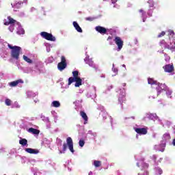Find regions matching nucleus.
I'll return each mask as SVG.
<instances>
[{
  "instance_id": "nucleus-22",
  "label": "nucleus",
  "mask_w": 175,
  "mask_h": 175,
  "mask_svg": "<svg viewBox=\"0 0 175 175\" xmlns=\"http://www.w3.org/2000/svg\"><path fill=\"white\" fill-rule=\"evenodd\" d=\"M19 144H21V146H27L28 141L26 139H22L19 141Z\"/></svg>"
},
{
  "instance_id": "nucleus-32",
  "label": "nucleus",
  "mask_w": 175,
  "mask_h": 175,
  "mask_svg": "<svg viewBox=\"0 0 175 175\" xmlns=\"http://www.w3.org/2000/svg\"><path fill=\"white\" fill-rule=\"evenodd\" d=\"M85 20H86V21H94V20H95V18L91 17V16H90V17H86V18H85Z\"/></svg>"
},
{
  "instance_id": "nucleus-36",
  "label": "nucleus",
  "mask_w": 175,
  "mask_h": 175,
  "mask_svg": "<svg viewBox=\"0 0 175 175\" xmlns=\"http://www.w3.org/2000/svg\"><path fill=\"white\" fill-rule=\"evenodd\" d=\"M157 170L159 172V174H162V170L161 169H158Z\"/></svg>"
},
{
  "instance_id": "nucleus-17",
  "label": "nucleus",
  "mask_w": 175,
  "mask_h": 175,
  "mask_svg": "<svg viewBox=\"0 0 175 175\" xmlns=\"http://www.w3.org/2000/svg\"><path fill=\"white\" fill-rule=\"evenodd\" d=\"M73 25L77 32H79L81 33L83 32V29H81V27H80V25H79V23H77V22L74 21Z\"/></svg>"
},
{
  "instance_id": "nucleus-33",
  "label": "nucleus",
  "mask_w": 175,
  "mask_h": 175,
  "mask_svg": "<svg viewBox=\"0 0 175 175\" xmlns=\"http://www.w3.org/2000/svg\"><path fill=\"white\" fill-rule=\"evenodd\" d=\"M166 35V33L165 31H161L158 36L157 38H162V36H165Z\"/></svg>"
},
{
  "instance_id": "nucleus-18",
  "label": "nucleus",
  "mask_w": 175,
  "mask_h": 175,
  "mask_svg": "<svg viewBox=\"0 0 175 175\" xmlns=\"http://www.w3.org/2000/svg\"><path fill=\"white\" fill-rule=\"evenodd\" d=\"M28 132H29V133H32L33 135H39V133H40V131L32 127L28 129Z\"/></svg>"
},
{
  "instance_id": "nucleus-13",
  "label": "nucleus",
  "mask_w": 175,
  "mask_h": 175,
  "mask_svg": "<svg viewBox=\"0 0 175 175\" xmlns=\"http://www.w3.org/2000/svg\"><path fill=\"white\" fill-rule=\"evenodd\" d=\"M135 132L139 135H147V129L146 128H136L135 129Z\"/></svg>"
},
{
  "instance_id": "nucleus-30",
  "label": "nucleus",
  "mask_w": 175,
  "mask_h": 175,
  "mask_svg": "<svg viewBox=\"0 0 175 175\" xmlns=\"http://www.w3.org/2000/svg\"><path fill=\"white\" fill-rule=\"evenodd\" d=\"M79 144L80 147H84V144H85V142H84V140L80 139Z\"/></svg>"
},
{
  "instance_id": "nucleus-41",
  "label": "nucleus",
  "mask_w": 175,
  "mask_h": 175,
  "mask_svg": "<svg viewBox=\"0 0 175 175\" xmlns=\"http://www.w3.org/2000/svg\"><path fill=\"white\" fill-rule=\"evenodd\" d=\"M161 47H163L164 44H163V43H161Z\"/></svg>"
},
{
  "instance_id": "nucleus-9",
  "label": "nucleus",
  "mask_w": 175,
  "mask_h": 175,
  "mask_svg": "<svg viewBox=\"0 0 175 175\" xmlns=\"http://www.w3.org/2000/svg\"><path fill=\"white\" fill-rule=\"evenodd\" d=\"M148 3H149V11L148 12V16L149 17H152V12H151V10H154V9H155V7H154V0H149Z\"/></svg>"
},
{
  "instance_id": "nucleus-28",
  "label": "nucleus",
  "mask_w": 175,
  "mask_h": 175,
  "mask_svg": "<svg viewBox=\"0 0 175 175\" xmlns=\"http://www.w3.org/2000/svg\"><path fill=\"white\" fill-rule=\"evenodd\" d=\"M5 103L7 106H10L12 105V100L7 98L5 99Z\"/></svg>"
},
{
  "instance_id": "nucleus-4",
  "label": "nucleus",
  "mask_w": 175,
  "mask_h": 175,
  "mask_svg": "<svg viewBox=\"0 0 175 175\" xmlns=\"http://www.w3.org/2000/svg\"><path fill=\"white\" fill-rule=\"evenodd\" d=\"M42 38L46 39V40H50L51 42H55V37L53 36V34L47 33L46 31H42L40 33Z\"/></svg>"
},
{
  "instance_id": "nucleus-35",
  "label": "nucleus",
  "mask_w": 175,
  "mask_h": 175,
  "mask_svg": "<svg viewBox=\"0 0 175 175\" xmlns=\"http://www.w3.org/2000/svg\"><path fill=\"white\" fill-rule=\"evenodd\" d=\"M144 166L145 167H146V169L148 168V163H145L144 164Z\"/></svg>"
},
{
  "instance_id": "nucleus-23",
  "label": "nucleus",
  "mask_w": 175,
  "mask_h": 175,
  "mask_svg": "<svg viewBox=\"0 0 175 175\" xmlns=\"http://www.w3.org/2000/svg\"><path fill=\"white\" fill-rule=\"evenodd\" d=\"M107 42H109V44L110 46H113L114 44V42H113V36H109L107 39Z\"/></svg>"
},
{
  "instance_id": "nucleus-44",
  "label": "nucleus",
  "mask_w": 175,
  "mask_h": 175,
  "mask_svg": "<svg viewBox=\"0 0 175 175\" xmlns=\"http://www.w3.org/2000/svg\"><path fill=\"white\" fill-rule=\"evenodd\" d=\"M115 72H118V70L116 69V70H115Z\"/></svg>"
},
{
  "instance_id": "nucleus-20",
  "label": "nucleus",
  "mask_w": 175,
  "mask_h": 175,
  "mask_svg": "<svg viewBox=\"0 0 175 175\" xmlns=\"http://www.w3.org/2000/svg\"><path fill=\"white\" fill-rule=\"evenodd\" d=\"M94 165L95 167H100V166H102V161L95 160L94 161Z\"/></svg>"
},
{
  "instance_id": "nucleus-14",
  "label": "nucleus",
  "mask_w": 175,
  "mask_h": 175,
  "mask_svg": "<svg viewBox=\"0 0 175 175\" xmlns=\"http://www.w3.org/2000/svg\"><path fill=\"white\" fill-rule=\"evenodd\" d=\"M24 83V81H23L22 79H18L16 81L10 82L9 83L10 87H17V85H18V84H23Z\"/></svg>"
},
{
  "instance_id": "nucleus-11",
  "label": "nucleus",
  "mask_w": 175,
  "mask_h": 175,
  "mask_svg": "<svg viewBox=\"0 0 175 175\" xmlns=\"http://www.w3.org/2000/svg\"><path fill=\"white\" fill-rule=\"evenodd\" d=\"M163 68L164 69V71L167 73H172L174 70V66L171 64H167L164 66H163Z\"/></svg>"
},
{
  "instance_id": "nucleus-3",
  "label": "nucleus",
  "mask_w": 175,
  "mask_h": 175,
  "mask_svg": "<svg viewBox=\"0 0 175 175\" xmlns=\"http://www.w3.org/2000/svg\"><path fill=\"white\" fill-rule=\"evenodd\" d=\"M156 90L157 91V96L161 95V92L167 90V86L165 83H158L156 84Z\"/></svg>"
},
{
  "instance_id": "nucleus-37",
  "label": "nucleus",
  "mask_w": 175,
  "mask_h": 175,
  "mask_svg": "<svg viewBox=\"0 0 175 175\" xmlns=\"http://www.w3.org/2000/svg\"><path fill=\"white\" fill-rule=\"evenodd\" d=\"M139 13H142V14H143V13H144V11L143 10H142V9L139 10Z\"/></svg>"
},
{
  "instance_id": "nucleus-40",
  "label": "nucleus",
  "mask_w": 175,
  "mask_h": 175,
  "mask_svg": "<svg viewBox=\"0 0 175 175\" xmlns=\"http://www.w3.org/2000/svg\"><path fill=\"white\" fill-rule=\"evenodd\" d=\"M164 47L165 49H169V45H165Z\"/></svg>"
},
{
  "instance_id": "nucleus-25",
  "label": "nucleus",
  "mask_w": 175,
  "mask_h": 175,
  "mask_svg": "<svg viewBox=\"0 0 175 175\" xmlns=\"http://www.w3.org/2000/svg\"><path fill=\"white\" fill-rule=\"evenodd\" d=\"M23 59H24V61H25L28 64H32V62H33L32 59H29L26 55H23Z\"/></svg>"
},
{
  "instance_id": "nucleus-24",
  "label": "nucleus",
  "mask_w": 175,
  "mask_h": 175,
  "mask_svg": "<svg viewBox=\"0 0 175 175\" xmlns=\"http://www.w3.org/2000/svg\"><path fill=\"white\" fill-rule=\"evenodd\" d=\"M72 76H73V77H72V79H79V71H77V70H75V71H73L72 72Z\"/></svg>"
},
{
  "instance_id": "nucleus-2",
  "label": "nucleus",
  "mask_w": 175,
  "mask_h": 175,
  "mask_svg": "<svg viewBox=\"0 0 175 175\" xmlns=\"http://www.w3.org/2000/svg\"><path fill=\"white\" fill-rule=\"evenodd\" d=\"M68 146L71 152H75V149H73V139L70 137H67L66 143L63 144V151H66Z\"/></svg>"
},
{
  "instance_id": "nucleus-39",
  "label": "nucleus",
  "mask_w": 175,
  "mask_h": 175,
  "mask_svg": "<svg viewBox=\"0 0 175 175\" xmlns=\"http://www.w3.org/2000/svg\"><path fill=\"white\" fill-rule=\"evenodd\" d=\"M172 144L173 146H175V138L173 139Z\"/></svg>"
},
{
  "instance_id": "nucleus-6",
  "label": "nucleus",
  "mask_w": 175,
  "mask_h": 175,
  "mask_svg": "<svg viewBox=\"0 0 175 175\" xmlns=\"http://www.w3.org/2000/svg\"><path fill=\"white\" fill-rule=\"evenodd\" d=\"M75 87H80V85H81L83 80H81V78H76L75 79H73V77H70L68 79V85H70V84H72V83H75Z\"/></svg>"
},
{
  "instance_id": "nucleus-29",
  "label": "nucleus",
  "mask_w": 175,
  "mask_h": 175,
  "mask_svg": "<svg viewBox=\"0 0 175 175\" xmlns=\"http://www.w3.org/2000/svg\"><path fill=\"white\" fill-rule=\"evenodd\" d=\"M18 35H24V33H25V31L23 29H20L18 31H17Z\"/></svg>"
},
{
  "instance_id": "nucleus-15",
  "label": "nucleus",
  "mask_w": 175,
  "mask_h": 175,
  "mask_svg": "<svg viewBox=\"0 0 175 175\" xmlns=\"http://www.w3.org/2000/svg\"><path fill=\"white\" fill-rule=\"evenodd\" d=\"M80 116L84 120V124L85 125V124H87V122H88V116H87V113H85V112H84V111H81Z\"/></svg>"
},
{
  "instance_id": "nucleus-7",
  "label": "nucleus",
  "mask_w": 175,
  "mask_h": 175,
  "mask_svg": "<svg viewBox=\"0 0 175 175\" xmlns=\"http://www.w3.org/2000/svg\"><path fill=\"white\" fill-rule=\"evenodd\" d=\"M116 44L118 46V51H121L122 47H124V41L121 39L120 37L116 36L113 40Z\"/></svg>"
},
{
  "instance_id": "nucleus-26",
  "label": "nucleus",
  "mask_w": 175,
  "mask_h": 175,
  "mask_svg": "<svg viewBox=\"0 0 175 175\" xmlns=\"http://www.w3.org/2000/svg\"><path fill=\"white\" fill-rule=\"evenodd\" d=\"M163 137L164 139V140H170V134L169 133H165L163 135Z\"/></svg>"
},
{
  "instance_id": "nucleus-16",
  "label": "nucleus",
  "mask_w": 175,
  "mask_h": 175,
  "mask_svg": "<svg viewBox=\"0 0 175 175\" xmlns=\"http://www.w3.org/2000/svg\"><path fill=\"white\" fill-rule=\"evenodd\" d=\"M26 152L29 154H39V151L36 149H33L31 148H27L25 149Z\"/></svg>"
},
{
  "instance_id": "nucleus-1",
  "label": "nucleus",
  "mask_w": 175,
  "mask_h": 175,
  "mask_svg": "<svg viewBox=\"0 0 175 175\" xmlns=\"http://www.w3.org/2000/svg\"><path fill=\"white\" fill-rule=\"evenodd\" d=\"M8 48L11 50V57L14 59H19L20 53H21V47L18 46H12L10 44H8Z\"/></svg>"
},
{
  "instance_id": "nucleus-5",
  "label": "nucleus",
  "mask_w": 175,
  "mask_h": 175,
  "mask_svg": "<svg viewBox=\"0 0 175 175\" xmlns=\"http://www.w3.org/2000/svg\"><path fill=\"white\" fill-rule=\"evenodd\" d=\"M68 66V64L66 63V59L65 56L61 57V62L58 63L57 64V69L60 71L64 70Z\"/></svg>"
},
{
  "instance_id": "nucleus-38",
  "label": "nucleus",
  "mask_w": 175,
  "mask_h": 175,
  "mask_svg": "<svg viewBox=\"0 0 175 175\" xmlns=\"http://www.w3.org/2000/svg\"><path fill=\"white\" fill-rule=\"evenodd\" d=\"M112 3H116L117 2V0H111Z\"/></svg>"
},
{
  "instance_id": "nucleus-8",
  "label": "nucleus",
  "mask_w": 175,
  "mask_h": 175,
  "mask_svg": "<svg viewBox=\"0 0 175 175\" xmlns=\"http://www.w3.org/2000/svg\"><path fill=\"white\" fill-rule=\"evenodd\" d=\"M118 102L122 106V109H124V103H126V98H125V92H122V95L119 96Z\"/></svg>"
},
{
  "instance_id": "nucleus-12",
  "label": "nucleus",
  "mask_w": 175,
  "mask_h": 175,
  "mask_svg": "<svg viewBox=\"0 0 175 175\" xmlns=\"http://www.w3.org/2000/svg\"><path fill=\"white\" fill-rule=\"evenodd\" d=\"M8 21L4 20V25H12V24L17 23V21L11 16H8Z\"/></svg>"
},
{
  "instance_id": "nucleus-21",
  "label": "nucleus",
  "mask_w": 175,
  "mask_h": 175,
  "mask_svg": "<svg viewBox=\"0 0 175 175\" xmlns=\"http://www.w3.org/2000/svg\"><path fill=\"white\" fill-rule=\"evenodd\" d=\"M52 106L53 107H59V106H61V103H59V101L54 100L52 103Z\"/></svg>"
},
{
  "instance_id": "nucleus-10",
  "label": "nucleus",
  "mask_w": 175,
  "mask_h": 175,
  "mask_svg": "<svg viewBox=\"0 0 175 175\" xmlns=\"http://www.w3.org/2000/svg\"><path fill=\"white\" fill-rule=\"evenodd\" d=\"M95 30L101 35H106V33H107V29L102 26L96 27Z\"/></svg>"
},
{
  "instance_id": "nucleus-19",
  "label": "nucleus",
  "mask_w": 175,
  "mask_h": 175,
  "mask_svg": "<svg viewBox=\"0 0 175 175\" xmlns=\"http://www.w3.org/2000/svg\"><path fill=\"white\" fill-rule=\"evenodd\" d=\"M158 82L157 81L153 80L152 78H149L148 79V84H150V85H157Z\"/></svg>"
},
{
  "instance_id": "nucleus-42",
  "label": "nucleus",
  "mask_w": 175,
  "mask_h": 175,
  "mask_svg": "<svg viewBox=\"0 0 175 175\" xmlns=\"http://www.w3.org/2000/svg\"><path fill=\"white\" fill-rule=\"evenodd\" d=\"M126 85V83H123V87H125Z\"/></svg>"
},
{
  "instance_id": "nucleus-46",
  "label": "nucleus",
  "mask_w": 175,
  "mask_h": 175,
  "mask_svg": "<svg viewBox=\"0 0 175 175\" xmlns=\"http://www.w3.org/2000/svg\"><path fill=\"white\" fill-rule=\"evenodd\" d=\"M123 67H125V65H124V64L123 65Z\"/></svg>"
},
{
  "instance_id": "nucleus-45",
  "label": "nucleus",
  "mask_w": 175,
  "mask_h": 175,
  "mask_svg": "<svg viewBox=\"0 0 175 175\" xmlns=\"http://www.w3.org/2000/svg\"><path fill=\"white\" fill-rule=\"evenodd\" d=\"M132 118H133V120H135V117H133Z\"/></svg>"
},
{
  "instance_id": "nucleus-34",
  "label": "nucleus",
  "mask_w": 175,
  "mask_h": 175,
  "mask_svg": "<svg viewBox=\"0 0 175 175\" xmlns=\"http://www.w3.org/2000/svg\"><path fill=\"white\" fill-rule=\"evenodd\" d=\"M152 159L154 161V162L157 161V156L153 155V156L152 157Z\"/></svg>"
},
{
  "instance_id": "nucleus-31",
  "label": "nucleus",
  "mask_w": 175,
  "mask_h": 175,
  "mask_svg": "<svg viewBox=\"0 0 175 175\" xmlns=\"http://www.w3.org/2000/svg\"><path fill=\"white\" fill-rule=\"evenodd\" d=\"M138 175H148V171H142L140 173L138 174Z\"/></svg>"
},
{
  "instance_id": "nucleus-43",
  "label": "nucleus",
  "mask_w": 175,
  "mask_h": 175,
  "mask_svg": "<svg viewBox=\"0 0 175 175\" xmlns=\"http://www.w3.org/2000/svg\"><path fill=\"white\" fill-rule=\"evenodd\" d=\"M137 166H138V167H140V165H139V163H137Z\"/></svg>"
},
{
  "instance_id": "nucleus-27",
  "label": "nucleus",
  "mask_w": 175,
  "mask_h": 175,
  "mask_svg": "<svg viewBox=\"0 0 175 175\" xmlns=\"http://www.w3.org/2000/svg\"><path fill=\"white\" fill-rule=\"evenodd\" d=\"M22 5H23V2L19 1V2L16 3V4H14V5H12V8H21Z\"/></svg>"
}]
</instances>
